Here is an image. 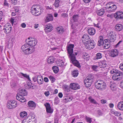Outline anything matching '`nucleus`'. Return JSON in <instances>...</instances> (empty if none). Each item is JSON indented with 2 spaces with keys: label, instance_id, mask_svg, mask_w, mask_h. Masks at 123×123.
<instances>
[{
  "label": "nucleus",
  "instance_id": "nucleus-1",
  "mask_svg": "<svg viewBox=\"0 0 123 123\" xmlns=\"http://www.w3.org/2000/svg\"><path fill=\"white\" fill-rule=\"evenodd\" d=\"M74 47V45L73 44H70L68 47L67 50L69 55V57L73 64L75 66L80 68V64L79 62L76 59L75 56L73 53Z\"/></svg>",
  "mask_w": 123,
  "mask_h": 123
},
{
  "label": "nucleus",
  "instance_id": "nucleus-2",
  "mask_svg": "<svg viewBox=\"0 0 123 123\" xmlns=\"http://www.w3.org/2000/svg\"><path fill=\"white\" fill-rule=\"evenodd\" d=\"M27 92L25 89H22L19 91V93H18L16 96V99L21 103L25 102L26 99L23 96H26Z\"/></svg>",
  "mask_w": 123,
  "mask_h": 123
},
{
  "label": "nucleus",
  "instance_id": "nucleus-3",
  "mask_svg": "<svg viewBox=\"0 0 123 123\" xmlns=\"http://www.w3.org/2000/svg\"><path fill=\"white\" fill-rule=\"evenodd\" d=\"M95 86L96 89L101 91L104 90L106 87V83L104 81L100 80H97L95 83Z\"/></svg>",
  "mask_w": 123,
  "mask_h": 123
},
{
  "label": "nucleus",
  "instance_id": "nucleus-4",
  "mask_svg": "<svg viewBox=\"0 0 123 123\" xmlns=\"http://www.w3.org/2000/svg\"><path fill=\"white\" fill-rule=\"evenodd\" d=\"M40 8L39 6L33 5L31 8V12L33 14L36 16L40 15L41 12Z\"/></svg>",
  "mask_w": 123,
  "mask_h": 123
},
{
  "label": "nucleus",
  "instance_id": "nucleus-5",
  "mask_svg": "<svg viewBox=\"0 0 123 123\" xmlns=\"http://www.w3.org/2000/svg\"><path fill=\"white\" fill-rule=\"evenodd\" d=\"M93 77L92 74L89 75L85 78L84 83L86 86L87 87L90 86L91 83L93 82Z\"/></svg>",
  "mask_w": 123,
  "mask_h": 123
},
{
  "label": "nucleus",
  "instance_id": "nucleus-6",
  "mask_svg": "<svg viewBox=\"0 0 123 123\" xmlns=\"http://www.w3.org/2000/svg\"><path fill=\"white\" fill-rule=\"evenodd\" d=\"M105 8L107 11L109 12L115 11L117 9L116 6L111 2H109L107 4Z\"/></svg>",
  "mask_w": 123,
  "mask_h": 123
},
{
  "label": "nucleus",
  "instance_id": "nucleus-7",
  "mask_svg": "<svg viewBox=\"0 0 123 123\" xmlns=\"http://www.w3.org/2000/svg\"><path fill=\"white\" fill-rule=\"evenodd\" d=\"M85 44L86 49L90 50L95 47V43L93 40H89L86 42Z\"/></svg>",
  "mask_w": 123,
  "mask_h": 123
},
{
  "label": "nucleus",
  "instance_id": "nucleus-8",
  "mask_svg": "<svg viewBox=\"0 0 123 123\" xmlns=\"http://www.w3.org/2000/svg\"><path fill=\"white\" fill-rule=\"evenodd\" d=\"M17 106V102L13 100L8 101L7 104V107L9 109L15 108Z\"/></svg>",
  "mask_w": 123,
  "mask_h": 123
},
{
  "label": "nucleus",
  "instance_id": "nucleus-9",
  "mask_svg": "<svg viewBox=\"0 0 123 123\" xmlns=\"http://www.w3.org/2000/svg\"><path fill=\"white\" fill-rule=\"evenodd\" d=\"M123 76V72H119V73L114 74L112 77L113 79L114 80H121Z\"/></svg>",
  "mask_w": 123,
  "mask_h": 123
},
{
  "label": "nucleus",
  "instance_id": "nucleus-10",
  "mask_svg": "<svg viewBox=\"0 0 123 123\" xmlns=\"http://www.w3.org/2000/svg\"><path fill=\"white\" fill-rule=\"evenodd\" d=\"M109 39H108L109 41L110 42H114L116 39V34L114 32L111 31L108 34Z\"/></svg>",
  "mask_w": 123,
  "mask_h": 123
},
{
  "label": "nucleus",
  "instance_id": "nucleus-11",
  "mask_svg": "<svg viewBox=\"0 0 123 123\" xmlns=\"http://www.w3.org/2000/svg\"><path fill=\"white\" fill-rule=\"evenodd\" d=\"M114 17L117 20L123 19V12L122 11H118L114 14Z\"/></svg>",
  "mask_w": 123,
  "mask_h": 123
},
{
  "label": "nucleus",
  "instance_id": "nucleus-12",
  "mask_svg": "<svg viewBox=\"0 0 123 123\" xmlns=\"http://www.w3.org/2000/svg\"><path fill=\"white\" fill-rule=\"evenodd\" d=\"M46 107V111L47 113H52L53 112V110L51 108L50 104L48 103H46L44 104Z\"/></svg>",
  "mask_w": 123,
  "mask_h": 123
},
{
  "label": "nucleus",
  "instance_id": "nucleus-13",
  "mask_svg": "<svg viewBox=\"0 0 123 123\" xmlns=\"http://www.w3.org/2000/svg\"><path fill=\"white\" fill-rule=\"evenodd\" d=\"M118 51L117 49H114L110 52V56L112 57H115L118 56Z\"/></svg>",
  "mask_w": 123,
  "mask_h": 123
},
{
  "label": "nucleus",
  "instance_id": "nucleus-14",
  "mask_svg": "<svg viewBox=\"0 0 123 123\" xmlns=\"http://www.w3.org/2000/svg\"><path fill=\"white\" fill-rule=\"evenodd\" d=\"M27 44L28 46L30 45L32 47H34L37 43V41L34 39L31 38V39L28 41Z\"/></svg>",
  "mask_w": 123,
  "mask_h": 123
},
{
  "label": "nucleus",
  "instance_id": "nucleus-15",
  "mask_svg": "<svg viewBox=\"0 0 123 123\" xmlns=\"http://www.w3.org/2000/svg\"><path fill=\"white\" fill-rule=\"evenodd\" d=\"M9 25V24L8 25ZM7 25H6L3 29L5 33L6 34L10 33L12 30V27L10 25H8L7 27Z\"/></svg>",
  "mask_w": 123,
  "mask_h": 123
},
{
  "label": "nucleus",
  "instance_id": "nucleus-16",
  "mask_svg": "<svg viewBox=\"0 0 123 123\" xmlns=\"http://www.w3.org/2000/svg\"><path fill=\"white\" fill-rule=\"evenodd\" d=\"M70 87L71 89L74 90H77L80 88L79 85L78 84L75 83H71Z\"/></svg>",
  "mask_w": 123,
  "mask_h": 123
},
{
  "label": "nucleus",
  "instance_id": "nucleus-17",
  "mask_svg": "<svg viewBox=\"0 0 123 123\" xmlns=\"http://www.w3.org/2000/svg\"><path fill=\"white\" fill-rule=\"evenodd\" d=\"M109 41L108 39H105L104 40V42L102 45L103 47L105 49H107L109 48L110 46V43H111Z\"/></svg>",
  "mask_w": 123,
  "mask_h": 123
},
{
  "label": "nucleus",
  "instance_id": "nucleus-18",
  "mask_svg": "<svg viewBox=\"0 0 123 123\" xmlns=\"http://www.w3.org/2000/svg\"><path fill=\"white\" fill-rule=\"evenodd\" d=\"M28 46V45L27 43L25 44L24 45L22 46L21 47L22 51L24 52L25 54L26 55V54L25 53H28V50L29 48Z\"/></svg>",
  "mask_w": 123,
  "mask_h": 123
},
{
  "label": "nucleus",
  "instance_id": "nucleus-19",
  "mask_svg": "<svg viewBox=\"0 0 123 123\" xmlns=\"http://www.w3.org/2000/svg\"><path fill=\"white\" fill-rule=\"evenodd\" d=\"M28 105L31 109H34L36 106V104L32 101H29L28 103Z\"/></svg>",
  "mask_w": 123,
  "mask_h": 123
},
{
  "label": "nucleus",
  "instance_id": "nucleus-20",
  "mask_svg": "<svg viewBox=\"0 0 123 123\" xmlns=\"http://www.w3.org/2000/svg\"><path fill=\"white\" fill-rule=\"evenodd\" d=\"M37 81L38 84L39 85L43 84V80L42 76L40 75H38L37 76Z\"/></svg>",
  "mask_w": 123,
  "mask_h": 123
},
{
  "label": "nucleus",
  "instance_id": "nucleus-21",
  "mask_svg": "<svg viewBox=\"0 0 123 123\" xmlns=\"http://www.w3.org/2000/svg\"><path fill=\"white\" fill-rule=\"evenodd\" d=\"M107 65V62L105 60H104L100 62L99 66L101 68H105L106 67Z\"/></svg>",
  "mask_w": 123,
  "mask_h": 123
},
{
  "label": "nucleus",
  "instance_id": "nucleus-22",
  "mask_svg": "<svg viewBox=\"0 0 123 123\" xmlns=\"http://www.w3.org/2000/svg\"><path fill=\"white\" fill-rule=\"evenodd\" d=\"M98 41V46L102 45L104 42V40L103 41V38L102 36H100L99 37Z\"/></svg>",
  "mask_w": 123,
  "mask_h": 123
},
{
  "label": "nucleus",
  "instance_id": "nucleus-23",
  "mask_svg": "<svg viewBox=\"0 0 123 123\" xmlns=\"http://www.w3.org/2000/svg\"><path fill=\"white\" fill-rule=\"evenodd\" d=\"M88 33L90 35H94L95 33V29L93 28H90L88 29Z\"/></svg>",
  "mask_w": 123,
  "mask_h": 123
},
{
  "label": "nucleus",
  "instance_id": "nucleus-24",
  "mask_svg": "<svg viewBox=\"0 0 123 123\" xmlns=\"http://www.w3.org/2000/svg\"><path fill=\"white\" fill-rule=\"evenodd\" d=\"M53 16L51 14H48L47 16L45 19V22H46L52 21L53 20Z\"/></svg>",
  "mask_w": 123,
  "mask_h": 123
},
{
  "label": "nucleus",
  "instance_id": "nucleus-25",
  "mask_svg": "<svg viewBox=\"0 0 123 123\" xmlns=\"http://www.w3.org/2000/svg\"><path fill=\"white\" fill-rule=\"evenodd\" d=\"M57 32L59 33H62L64 31L63 28L62 26H60L56 28Z\"/></svg>",
  "mask_w": 123,
  "mask_h": 123
},
{
  "label": "nucleus",
  "instance_id": "nucleus-26",
  "mask_svg": "<svg viewBox=\"0 0 123 123\" xmlns=\"http://www.w3.org/2000/svg\"><path fill=\"white\" fill-rule=\"evenodd\" d=\"M123 26L120 24H117L115 26V29L117 31H120L123 29Z\"/></svg>",
  "mask_w": 123,
  "mask_h": 123
},
{
  "label": "nucleus",
  "instance_id": "nucleus-27",
  "mask_svg": "<svg viewBox=\"0 0 123 123\" xmlns=\"http://www.w3.org/2000/svg\"><path fill=\"white\" fill-rule=\"evenodd\" d=\"M35 51V48L34 47H29L28 50V53H26L25 54L26 55H28L30 54H31Z\"/></svg>",
  "mask_w": 123,
  "mask_h": 123
},
{
  "label": "nucleus",
  "instance_id": "nucleus-28",
  "mask_svg": "<svg viewBox=\"0 0 123 123\" xmlns=\"http://www.w3.org/2000/svg\"><path fill=\"white\" fill-rule=\"evenodd\" d=\"M96 12L97 14L100 16L103 15L105 12V10L103 9H101L97 10Z\"/></svg>",
  "mask_w": 123,
  "mask_h": 123
},
{
  "label": "nucleus",
  "instance_id": "nucleus-29",
  "mask_svg": "<svg viewBox=\"0 0 123 123\" xmlns=\"http://www.w3.org/2000/svg\"><path fill=\"white\" fill-rule=\"evenodd\" d=\"M54 58L53 56H50L48 59L47 62L49 64H52L53 63Z\"/></svg>",
  "mask_w": 123,
  "mask_h": 123
},
{
  "label": "nucleus",
  "instance_id": "nucleus-30",
  "mask_svg": "<svg viewBox=\"0 0 123 123\" xmlns=\"http://www.w3.org/2000/svg\"><path fill=\"white\" fill-rule=\"evenodd\" d=\"M117 107L119 110L123 111V101H121L118 103Z\"/></svg>",
  "mask_w": 123,
  "mask_h": 123
},
{
  "label": "nucleus",
  "instance_id": "nucleus-31",
  "mask_svg": "<svg viewBox=\"0 0 123 123\" xmlns=\"http://www.w3.org/2000/svg\"><path fill=\"white\" fill-rule=\"evenodd\" d=\"M58 66L60 67H63L64 66V62L62 60H59L56 62Z\"/></svg>",
  "mask_w": 123,
  "mask_h": 123
},
{
  "label": "nucleus",
  "instance_id": "nucleus-32",
  "mask_svg": "<svg viewBox=\"0 0 123 123\" xmlns=\"http://www.w3.org/2000/svg\"><path fill=\"white\" fill-rule=\"evenodd\" d=\"M78 74V73L77 70H74L72 73V76L74 77H76Z\"/></svg>",
  "mask_w": 123,
  "mask_h": 123
},
{
  "label": "nucleus",
  "instance_id": "nucleus-33",
  "mask_svg": "<svg viewBox=\"0 0 123 123\" xmlns=\"http://www.w3.org/2000/svg\"><path fill=\"white\" fill-rule=\"evenodd\" d=\"M119 72H122L119 70L116 69H113L111 70L110 71V73L111 74H116L119 73Z\"/></svg>",
  "mask_w": 123,
  "mask_h": 123
},
{
  "label": "nucleus",
  "instance_id": "nucleus-34",
  "mask_svg": "<svg viewBox=\"0 0 123 123\" xmlns=\"http://www.w3.org/2000/svg\"><path fill=\"white\" fill-rule=\"evenodd\" d=\"M14 38L13 36H11L10 37L8 41V45L10 44L11 46H12V44L14 41Z\"/></svg>",
  "mask_w": 123,
  "mask_h": 123
},
{
  "label": "nucleus",
  "instance_id": "nucleus-35",
  "mask_svg": "<svg viewBox=\"0 0 123 123\" xmlns=\"http://www.w3.org/2000/svg\"><path fill=\"white\" fill-rule=\"evenodd\" d=\"M83 41H86L90 39L89 36L86 34H84L82 37Z\"/></svg>",
  "mask_w": 123,
  "mask_h": 123
},
{
  "label": "nucleus",
  "instance_id": "nucleus-36",
  "mask_svg": "<svg viewBox=\"0 0 123 123\" xmlns=\"http://www.w3.org/2000/svg\"><path fill=\"white\" fill-rule=\"evenodd\" d=\"M20 115L21 117L25 118L27 117V113L25 112H22L20 113Z\"/></svg>",
  "mask_w": 123,
  "mask_h": 123
},
{
  "label": "nucleus",
  "instance_id": "nucleus-37",
  "mask_svg": "<svg viewBox=\"0 0 123 123\" xmlns=\"http://www.w3.org/2000/svg\"><path fill=\"white\" fill-rule=\"evenodd\" d=\"M62 87L64 90L68 92L70 91L69 87L68 86L64 85Z\"/></svg>",
  "mask_w": 123,
  "mask_h": 123
},
{
  "label": "nucleus",
  "instance_id": "nucleus-38",
  "mask_svg": "<svg viewBox=\"0 0 123 123\" xmlns=\"http://www.w3.org/2000/svg\"><path fill=\"white\" fill-rule=\"evenodd\" d=\"M52 69L54 72L55 73H57L59 71L58 67L56 66H53L52 67Z\"/></svg>",
  "mask_w": 123,
  "mask_h": 123
},
{
  "label": "nucleus",
  "instance_id": "nucleus-39",
  "mask_svg": "<svg viewBox=\"0 0 123 123\" xmlns=\"http://www.w3.org/2000/svg\"><path fill=\"white\" fill-rule=\"evenodd\" d=\"M72 98L70 97H68L63 99V101L64 102L67 103L68 101H70L72 100Z\"/></svg>",
  "mask_w": 123,
  "mask_h": 123
},
{
  "label": "nucleus",
  "instance_id": "nucleus-40",
  "mask_svg": "<svg viewBox=\"0 0 123 123\" xmlns=\"http://www.w3.org/2000/svg\"><path fill=\"white\" fill-rule=\"evenodd\" d=\"M83 57L84 59H86V60H88L89 58V55L86 53L84 52L83 54Z\"/></svg>",
  "mask_w": 123,
  "mask_h": 123
},
{
  "label": "nucleus",
  "instance_id": "nucleus-41",
  "mask_svg": "<svg viewBox=\"0 0 123 123\" xmlns=\"http://www.w3.org/2000/svg\"><path fill=\"white\" fill-rule=\"evenodd\" d=\"M88 99L91 103L96 104H98L97 102L94 99L92 98L91 97H89Z\"/></svg>",
  "mask_w": 123,
  "mask_h": 123
},
{
  "label": "nucleus",
  "instance_id": "nucleus-42",
  "mask_svg": "<svg viewBox=\"0 0 123 123\" xmlns=\"http://www.w3.org/2000/svg\"><path fill=\"white\" fill-rule=\"evenodd\" d=\"M78 17V15H74L73 16V20L74 22H75L77 21Z\"/></svg>",
  "mask_w": 123,
  "mask_h": 123
},
{
  "label": "nucleus",
  "instance_id": "nucleus-43",
  "mask_svg": "<svg viewBox=\"0 0 123 123\" xmlns=\"http://www.w3.org/2000/svg\"><path fill=\"white\" fill-rule=\"evenodd\" d=\"M49 28H45V31L46 32H48L51 31L53 29V27L52 26H51Z\"/></svg>",
  "mask_w": 123,
  "mask_h": 123
},
{
  "label": "nucleus",
  "instance_id": "nucleus-44",
  "mask_svg": "<svg viewBox=\"0 0 123 123\" xmlns=\"http://www.w3.org/2000/svg\"><path fill=\"white\" fill-rule=\"evenodd\" d=\"M61 0H55L54 3L55 6L56 7H58L59 6V2Z\"/></svg>",
  "mask_w": 123,
  "mask_h": 123
},
{
  "label": "nucleus",
  "instance_id": "nucleus-45",
  "mask_svg": "<svg viewBox=\"0 0 123 123\" xmlns=\"http://www.w3.org/2000/svg\"><path fill=\"white\" fill-rule=\"evenodd\" d=\"M115 86V84L113 82H111L110 83V86L112 90H114Z\"/></svg>",
  "mask_w": 123,
  "mask_h": 123
},
{
  "label": "nucleus",
  "instance_id": "nucleus-46",
  "mask_svg": "<svg viewBox=\"0 0 123 123\" xmlns=\"http://www.w3.org/2000/svg\"><path fill=\"white\" fill-rule=\"evenodd\" d=\"M102 57L101 54L100 53H97L96 56V58L97 59H99Z\"/></svg>",
  "mask_w": 123,
  "mask_h": 123
},
{
  "label": "nucleus",
  "instance_id": "nucleus-47",
  "mask_svg": "<svg viewBox=\"0 0 123 123\" xmlns=\"http://www.w3.org/2000/svg\"><path fill=\"white\" fill-rule=\"evenodd\" d=\"M113 114L116 116L118 117L121 115V113L120 112L116 111H113Z\"/></svg>",
  "mask_w": 123,
  "mask_h": 123
},
{
  "label": "nucleus",
  "instance_id": "nucleus-48",
  "mask_svg": "<svg viewBox=\"0 0 123 123\" xmlns=\"http://www.w3.org/2000/svg\"><path fill=\"white\" fill-rule=\"evenodd\" d=\"M49 77L52 83H53L54 82L55 80V79L53 76H49Z\"/></svg>",
  "mask_w": 123,
  "mask_h": 123
},
{
  "label": "nucleus",
  "instance_id": "nucleus-49",
  "mask_svg": "<svg viewBox=\"0 0 123 123\" xmlns=\"http://www.w3.org/2000/svg\"><path fill=\"white\" fill-rule=\"evenodd\" d=\"M55 104H58L60 102L59 98L57 97H55Z\"/></svg>",
  "mask_w": 123,
  "mask_h": 123
},
{
  "label": "nucleus",
  "instance_id": "nucleus-50",
  "mask_svg": "<svg viewBox=\"0 0 123 123\" xmlns=\"http://www.w3.org/2000/svg\"><path fill=\"white\" fill-rule=\"evenodd\" d=\"M29 122L32 123H36L37 122L36 119L35 118L32 119H30L29 120Z\"/></svg>",
  "mask_w": 123,
  "mask_h": 123
},
{
  "label": "nucleus",
  "instance_id": "nucleus-51",
  "mask_svg": "<svg viewBox=\"0 0 123 123\" xmlns=\"http://www.w3.org/2000/svg\"><path fill=\"white\" fill-rule=\"evenodd\" d=\"M87 121L90 123H91L92 122V118L86 117V118Z\"/></svg>",
  "mask_w": 123,
  "mask_h": 123
},
{
  "label": "nucleus",
  "instance_id": "nucleus-52",
  "mask_svg": "<svg viewBox=\"0 0 123 123\" xmlns=\"http://www.w3.org/2000/svg\"><path fill=\"white\" fill-rule=\"evenodd\" d=\"M23 77H24L26 78L29 80L31 81L30 78H29V75H27L26 74H23Z\"/></svg>",
  "mask_w": 123,
  "mask_h": 123
},
{
  "label": "nucleus",
  "instance_id": "nucleus-53",
  "mask_svg": "<svg viewBox=\"0 0 123 123\" xmlns=\"http://www.w3.org/2000/svg\"><path fill=\"white\" fill-rule=\"evenodd\" d=\"M16 85V84L15 82H12L11 83V86L12 88H14Z\"/></svg>",
  "mask_w": 123,
  "mask_h": 123
},
{
  "label": "nucleus",
  "instance_id": "nucleus-54",
  "mask_svg": "<svg viewBox=\"0 0 123 123\" xmlns=\"http://www.w3.org/2000/svg\"><path fill=\"white\" fill-rule=\"evenodd\" d=\"M12 4L14 5L16 4L17 3V0H10Z\"/></svg>",
  "mask_w": 123,
  "mask_h": 123
},
{
  "label": "nucleus",
  "instance_id": "nucleus-55",
  "mask_svg": "<svg viewBox=\"0 0 123 123\" xmlns=\"http://www.w3.org/2000/svg\"><path fill=\"white\" fill-rule=\"evenodd\" d=\"M119 68L120 69L123 71V62L120 64Z\"/></svg>",
  "mask_w": 123,
  "mask_h": 123
},
{
  "label": "nucleus",
  "instance_id": "nucleus-56",
  "mask_svg": "<svg viewBox=\"0 0 123 123\" xmlns=\"http://www.w3.org/2000/svg\"><path fill=\"white\" fill-rule=\"evenodd\" d=\"M37 76L36 75L32 78V80L34 82H36L37 80Z\"/></svg>",
  "mask_w": 123,
  "mask_h": 123
},
{
  "label": "nucleus",
  "instance_id": "nucleus-57",
  "mask_svg": "<svg viewBox=\"0 0 123 123\" xmlns=\"http://www.w3.org/2000/svg\"><path fill=\"white\" fill-rule=\"evenodd\" d=\"M98 67L96 65H93L92 67V69L94 70H95L96 69L98 68Z\"/></svg>",
  "mask_w": 123,
  "mask_h": 123
},
{
  "label": "nucleus",
  "instance_id": "nucleus-58",
  "mask_svg": "<svg viewBox=\"0 0 123 123\" xmlns=\"http://www.w3.org/2000/svg\"><path fill=\"white\" fill-rule=\"evenodd\" d=\"M44 94L47 97L49 95V91L45 92L44 93Z\"/></svg>",
  "mask_w": 123,
  "mask_h": 123
},
{
  "label": "nucleus",
  "instance_id": "nucleus-59",
  "mask_svg": "<svg viewBox=\"0 0 123 123\" xmlns=\"http://www.w3.org/2000/svg\"><path fill=\"white\" fill-rule=\"evenodd\" d=\"M101 103L105 104L107 102L106 100L104 99H102L101 100Z\"/></svg>",
  "mask_w": 123,
  "mask_h": 123
},
{
  "label": "nucleus",
  "instance_id": "nucleus-60",
  "mask_svg": "<svg viewBox=\"0 0 123 123\" xmlns=\"http://www.w3.org/2000/svg\"><path fill=\"white\" fill-rule=\"evenodd\" d=\"M4 5L5 6H8V4L7 3V1H6V0H4Z\"/></svg>",
  "mask_w": 123,
  "mask_h": 123
},
{
  "label": "nucleus",
  "instance_id": "nucleus-61",
  "mask_svg": "<svg viewBox=\"0 0 123 123\" xmlns=\"http://www.w3.org/2000/svg\"><path fill=\"white\" fill-rule=\"evenodd\" d=\"M51 26H52L50 24H47V25L46 26L45 28H49Z\"/></svg>",
  "mask_w": 123,
  "mask_h": 123
},
{
  "label": "nucleus",
  "instance_id": "nucleus-62",
  "mask_svg": "<svg viewBox=\"0 0 123 123\" xmlns=\"http://www.w3.org/2000/svg\"><path fill=\"white\" fill-rule=\"evenodd\" d=\"M18 75L20 77L22 78L23 77V74L22 73H19Z\"/></svg>",
  "mask_w": 123,
  "mask_h": 123
},
{
  "label": "nucleus",
  "instance_id": "nucleus-63",
  "mask_svg": "<svg viewBox=\"0 0 123 123\" xmlns=\"http://www.w3.org/2000/svg\"><path fill=\"white\" fill-rule=\"evenodd\" d=\"M83 1L85 3H87L90 2L91 0H83Z\"/></svg>",
  "mask_w": 123,
  "mask_h": 123
},
{
  "label": "nucleus",
  "instance_id": "nucleus-64",
  "mask_svg": "<svg viewBox=\"0 0 123 123\" xmlns=\"http://www.w3.org/2000/svg\"><path fill=\"white\" fill-rule=\"evenodd\" d=\"M21 27L23 28H25L26 27V25L24 23H22L21 24Z\"/></svg>",
  "mask_w": 123,
  "mask_h": 123
}]
</instances>
